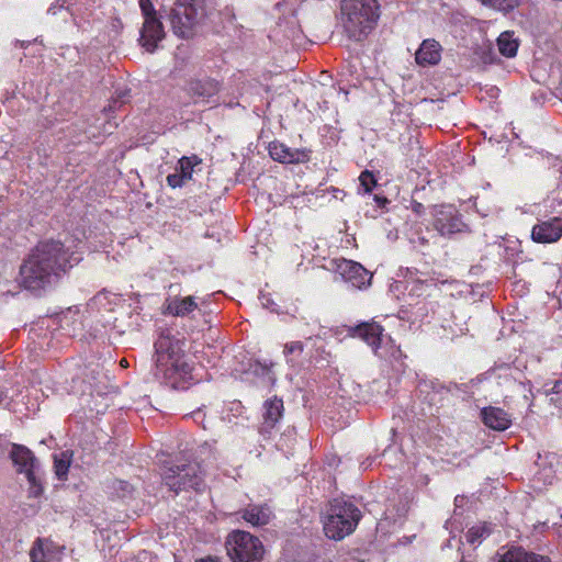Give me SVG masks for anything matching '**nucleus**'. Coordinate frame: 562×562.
<instances>
[{"instance_id":"43","label":"nucleus","mask_w":562,"mask_h":562,"mask_svg":"<svg viewBox=\"0 0 562 562\" xmlns=\"http://www.w3.org/2000/svg\"><path fill=\"white\" fill-rule=\"evenodd\" d=\"M167 311H168L170 314H173L171 304H168V305H167Z\"/></svg>"},{"instance_id":"4","label":"nucleus","mask_w":562,"mask_h":562,"mask_svg":"<svg viewBox=\"0 0 562 562\" xmlns=\"http://www.w3.org/2000/svg\"><path fill=\"white\" fill-rule=\"evenodd\" d=\"M155 379L176 389L175 337L171 328L161 329L155 342Z\"/></svg>"},{"instance_id":"44","label":"nucleus","mask_w":562,"mask_h":562,"mask_svg":"<svg viewBox=\"0 0 562 562\" xmlns=\"http://www.w3.org/2000/svg\"><path fill=\"white\" fill-rule=\"evenodd\" d=\"M121 366H122V367H127V361H126L125 359H122V360H121Z\"/></svg>"},{"instance_id":"30","label":"nucleus","mask_w":562,"mask_h":562,"mask_svg":"<svg viewBox=\"0 0 562 562\" xmlns=\"http://www.w3.org/2000/svg\"><path fill=\"white\" fill-rule=\"evenodd\" d=\"M491 532L487 526H474L470 528L465 535L467 541L469 543L480 542L484 537L488 536Z\"/></svg>"},{"instance_id":"19","label":"nucleus","mask_w":562,"mask_h":562,"mask_svg":"<svg viewBox=\"0 0 562 562\" xmlns=\"http://www.w3.org/2000/svg\"><path fill=\"white\" fill-rule=\"evenodd\" d=\"M106 494L111 499H117L128 504L135 499L137 491L134 485L127 481L113 479L106 483Z\"/></svg>"},{"instance_id":"7","label":"nucleus","mask_w":562,"mask_h":562,"mask_svg":"<svg viewBox=\"0 0 562 562\" xmlns=\"http://www.w3.org/2000/svg\"><path fill=\"white\" fill-rule=\"evenodd\" d=\"M178 37L192 38L205 16L204 0H178Z\"/></svg>"},{"instance_id":"15","label":"nucleus","mask_w":562,"mask_h":562,"mask_svg":"<svg viewBox=\"0 0 562 562\" xmlns=\"http://www.w3.org/2000/svg\"><path fill=\"white\" fill-rule=\"evenodd\" d=\"M283 414V401L277 396L263 403L262 424L260 434L267 435L276 427Z\"/></svg>"},{"instance_id":"13","label":"nucleus","mask_w":562,"mask_h":562,"mask_svg":"<svg viewBox=\"0 0 562 562\" xmlns=\"http://www.w3.org/2000/svg\"><path fill=\"white\" fill-rule=\"evenodd\" d=\"M339 268L341 276L352 288L362 289L370 284L372 276L360 263L346 260Z\"/></svg>"},{"instance_id":"31","label":"nucleus","mask_w":562,"mask_h":562,"mask_svg":"<svg viewBox=\"0 0 562 562\" xmlns=\"http://www.w3.org/2000/svg\"><path fill=\"white\" fill-rule=\"evenodd\" d=\"M359 181H360V187L363 189L364 193L371 192L372 189L376 184V180H375L373 173L370 172L369 170H364L361 172V175L359 177Z\"/></svg>"},{"instance_id":"37","label":"nucleus","mask_w":562,"mask_h":562,"mask_svg":"<svg viewBox=\"0 0 562 562\" xmlns=\"http://www.w3.org/2000/svg\"><path fill=\"white\" fill-rule=\"evenodd\" d=\"M412 211L416 213L417 215H423L425 213V207L420 202H417L415 200L411 203Z\"/></svg>"},{"instance_id":"3","label":"nucleus","mask_w":562,"mask_h":562,"mask_svg":"<svg viewBox=\"0 0 562 562\" xmlns=\"http://www.w3.org/2000/svg\"><path fill=\"white\" fill-rule=\"evenodd\" d=\"M361 518L360 509L348 502L334 499L324 520L325 535L333 540H341L353 532Z\"/></svg>"},{"instance_id":"46","label":"nucleus","mask_w":562,"mask_h":562,"mask_svg":"<svg viewBox=\"0 0 562 562\" xmlns=\"http://www.w3.org/2000/svg\"><path fill=\"white\" fill-rule=\"evenodd\" d=\"M48 12H52L53 14H55V13H56L55 11H53V8H49V9H48Z\"/></svg>"},{"instance_id":"40","label":"nucleus","mask_w":562,"mask_h":562,"mask_svg":"<svg viewBox=\"0 0 562 562\" xmlns=\"http://www.w3.org/2000/svg\"><path fill=\"white\" fill-rule=\"evenodd\" d=\"M374 200L376 201L379 206H384L389 202L386 198H381L378 195H375Z\"/></svg>"},{"instance_id":"5","label":"nucleus","mask_w":562,"mask_h":562,"mask_svg":"<svg viewBox=\"0 0 562 562\" xmlns=\"http://www.w3.org/2000/svg\"><path fill=\"white\" fill-rule=\"evenodd\" d=\"M225 547L231 562H261L265 555L260 539L244 530L228 533Z\"/></svg>"},{"instance_id":"22","label":"nucleus","mask_w":562,"mask_h":562,"mask_svg":"<svg viewBox=\"0 0 562 562\" xmlns=\"http://www.w3.org/2000/svg\"><path fill=\"white\" fill-rule=\"evenodd\" d=\"M194 102L204 100L217 92V82L214 80H192L183 89Z\"/></svg>"},{"instance_id":"11","label":"nucleus","mask_w":562,"mask_h":562,"mask_svg":"<svg viewBox=\"0 0 562 562\" xmlns=\"http://www.w3.org/2000/svg\"><path fill=\"white\" fill-rule=\"evenodd\" d=\"M562 237V218L554 216L538 222L531 231V238L538 244H552Z\"/></svg>"},{"instance_id":"20","label":"nucleus","mask_w":562,"mask_h":562,"mask_svg":"<svg viewBox=\"0 0 562 562\" xmlns=\"http://www.w3.org/2000/svg\"><path fill=\"white\" fill-rule=\"evenodd\" d=\"M241 517L251 526L260 527L270 522L273 513L268 505H249L243 509Z\"/></svg>"},{"instance_id":"17","label":"nucleus","mask_w":562,"mask_h":562,"mask_svg":"<svg viewBox=\"0 0 562 562\" xmlns=\"http://www.w3.org/2000/svg\"><path fill=\"white\" fill-rule=\"evenodd\" d=\"M203 160L198 155L183 156L178 159V188L194 180V175L202 172Z\"/></svg>"},{"instance_id":"14","label":"nucleus","mask_w":562,"mask_h":562,"mask_svg":"<svg viewBox=\"0 0 562 562\" xmlns=\"http://www.w3.org/2000/svg\"><path fill=\"white\" fill-rule=\"evenodd\" d=\"M442 47L434 38L424 40L415 53L416 64L422 67L436 66L441 60Z\"/></svg>"},{"instance_id":"34","label":"nucleus","mask_w":562,"mask_h":562,"mask_svg":"<svg viewBox=\"0 0 562 562\" xmlns=\"http://www.w3.org/2000/svg\"><path fill=\"white\" fill-rule=\"evenodd\" d=\"M428 389H432L434 391H436L438 393V392L445 390L446 387L439 383L434 382V381H429V382L424 381L419 384L420 393L427 392Z\"/></svg>"},{"instance_id":"10","label":"nucleus","mask_w":562,"mask_h":562,"mask_svg":"<svg viewBox=\"0 0 562 562\" xmlns=\"http://www.w3.org/2000/svg\"><path fill=\"white\" fill-rule=\"evenodd\" d=\"M434 226L445 237L457 233L469 232L468 225L462 221L461 214L452 206H441L435 213Z\"/></svg>"},{"instance_id":"35","label":"nucleus","mask_w":562,"mask_h":562,"mask_svg":"<svg viewBox=\"0 0 562 562\" xmlns=\"http://www.w3.org/2000/svg\"><path fill=\"white\" fill-rule=\"evenodd\" d=\"M431 285H435L432 282H427V281H414L413 283V286L411 289V294H416V295H420L422 293V290L424 288H429Z\"/></svg>"},{"instance_id":"38","label":"nucleus","mask_w":562,"mask_h":562,"mask_svg":"<svg viewBox=\"0 0 562 562\" xmlns=\"http://www.w3.org/2000/svg\"><path fill=\"white\" fill-rule=\"evenodd\" d=\"M561 390H562V381H555L551 389V393L558 394L561 392Z\"/></svg>"},{"instance_id":"12","label":"nucleus","mask_w":562,"mask_h":562,"mask_svg":"<svg viewBox=\"0 0 562 562\" xmlns=\"http://www.w3.org/2000/svg\"><path fill=\"white\" fill-rule=\"evenodd\" d=\"M269 155L273 160L281 164H301L310 160L308 149L290 148L279 142L270 143Z\"/></svg>"},{"instance_id":"2","label":"nucleus","mask_w":562,"mask_h":562,"mask_svg":"<svg viewBox=\"0 0 562 562\" xmlns=\"http://www.w3.org/2000/svg\"><path fill=\"white\" fill-rule=\"evenodd\" d=\"M342 24L349 38L362 41L379 19L376 0H341Z\"/></svg>"},{"instance_id":"21","label":"nucleus","mask_w":562,"mask_h":562,"mask_svg":"<svg viewBox=\"0 0 562 562\" xmlns=\"http://www.w3.org/2000/svg\"><path fill=\"white\" fill-rule=\"evenodd\" d=\"M205 301L194 295H187L178 299V317L196 319L203 316L202 307Z\"/></svg>"},{"instance_id":"8","label":"nucleus","mask_w":562,"mask_h":562,"mask_svg":"<svg viewBox=\"0 0 562 562\" xmlns=\"http://www.w3.org/2000/svg\"><path fill=\"white\" fill-rule=\"evenodd\" d=\"M139 8L144 16L139 43L147 52H154L165 36L164 27L150 0H139Z\"/></svg>"},{"instance_id":"1","label":"nucleus","mask_w":562,"mask_h":562,"mask_svg":"<svg viewBox=\"0 0 562 562\" xmlns=\"http://www.w3.org/2000/svg\"><path fill=\"white\" fill-rule=\"evenodd\" d=\"M80 260L58 240L41 241L21 265L20 283L30 291L45 290Z\"/></svg>"},{"instance_id":"16","label":"nucleus","mask_w":562,"mask_h":562,"mask_svg":"<svg viewBox=\"0 0 562 562\" xmlns=\"http://www.w3.org/2000/svg\"><path fill=\"white\" fill-rule=\"evenodd\" d=\"M383 328L375 322L361 323L355 327H350L349 334L357 336L372 347L374 353H378L380 347Z\"/></svg>"},{"instance_id":"41","label":"nucleus","mask_w":562,"mask_h":562,"mask_svg":"<svg viewBox=\"0 0 562 562\" xmlns=\"http://www.w3.org/2000/svg\"><path fill=\"white\" fill-rule=\"evenodd\" d=\"M196 562H220V560L217 558L206 557L198 560Z\"/></svg>"},{"instance_id":"39","label":"nucleus","mask_w":562,"mask_h":562,"mask_svg":"<svg viewBox=\"0 0 562 562\" xmlns=\"http://www.w3.org/2000/svg\"><path fill=\"white\" fill-rule=\"evenodd\" d=\"M167 183L170 187L176 188V173H171V175L167 176Z\"/></svg>"},{"instance_id":"26","label":"nucleus","mask_w":562,"mask_h":562,"mask_svg":"<svg viewBox=\"0 0 562 562\" xmlns=\"http://www.w3.org/2000/svg\"><path fill=\"white\" fill-rule=\"evenodd\" d=\"M499 53L508 58L516 56L518 50V40L514 37L512 32H503L497 38Z\"/></svg>"},{"instance_id":"25","label":"nucleus","mask_w":562,"mask_h":562,"mask_svg":"<svg viewBox=\"0 0 562 562\" xmlns=\"http://www.w3.org/2000/svg\"><path fill=\"white\" fill-rule=\"evenodd\" d=\"M183 341H180L178 339V385L180 384V381L187 383L189 381L198 382L199 379L193 373L195 370L194 361L192 359L188 360H181L180 357V350L181 346L183 345Z\"/></svg>"},{"instance_id":"9","label":"nucleus","mask_w":562,"mask_h":562,"mask_svg":"<svg viewBox=\"0 0 562 562\" xmlns=\"http://www.w3.org/2000/svg\"><path fill=\"white\" fill-rule=\"evenodd\" d=\"M10 458L18 468V472L25 473L31 485V494L35 497L40 496L43 492V486L41 480L36 475L38 463L33 452L25 446L13 443Z\"/></svg>"},{"instance_id":"42","label":"nucleus","mask_w":562,"mask_h":562,"mask_svg":"<svg viewBox=\"0 0 562 562\" xmlns=\"http://www.w3.org/2000/svg\"><path fill=\"white\" fill-rule=\"evenodd\" d=\"M31 43V41H27V42H20V41H16V44H20L21 47H25L26 45H29Z\"/></svg>"},{"instance_id":"27","label":"nucleus","mask_w":562,"mask_h":562,"mask_svg":"<svg viewBox=\"0 0 562 562\" xmlns=\"http://www.w3.org/2000/svg\"><path fill=\"white\" fill-rule=\"evenodd\" d=\"M72 452L69 450L63 451L60 454L54 456V469L58 480L64 481L67 479L69 467L71 463Z\"/></svg>"},{"instance_id":"32","label":"nucleus","mask_w":562,"mask_h":562,"mask_svg":"<svg viewBox=\"0 0 562 562\" xmlns=\"http://www.w3.org/2000/svg\"><path fill=\"white\" fill-rule=\"evenodd\" d=\"M304 350V345L301 341H291L284 346L283 353L285 357H297L300 356ZM295 358H290V362H294Z\"/></svg>"},{"instance_id":"18","label":"nucleus","mask_w":562,"mask_h":562,"mask_svg":"<svg viewBox=\"0 0 562 562\" xmlns=\"http://www.w3.org/2000/svg\"><path fill=\"white\" fill-rule=\"evenodd\" d=\"M481 416L485 426L497 431L506 430L512 425L509 415L499 407H484Z\"/></svg>"},{"instance_id":"36","label":"nucleus","mask_w":562,"mask_h":562,"mask_svg":"<svg viewBox=\"0 0 562 562\" xmlns=\"http://www.w3.org/2000/svg\"><path fill=\"white\" fill-rule=\"evenodd\" d=\"M204 417H205V415H204V413L200 408H198L196 411H194L192 413H186L183 415L184 419L186 418H192L198 424H202L203 420H204Z\"/></svg>"},{"instance_id":"23","label":"nucleus","mask_w":562,"mask_h":562,"mask_svg":"<svg viewBox=\"0 0 562 562\" xmlns=\"http://www.w3.org/2000/svg\"><path fill=\"white\" fill-rule=\"evenodd\" d=\"M157 463L160 470V476L162 482L169 487L170 491H175L176 487V471H175V458L170 453L159 452L156 456Z\"/></svg>"},{"instance_id":"6","label":"nucleus","mask_w":562,"mask_h":562,"mask_svg":"<svg viewBox=\"0 0 562 562\" xmlns=\"http://www.w3.org/2000/svg\"><path fill=\"white\" fill-rule=\"evenodd\" d=\"M205 487V472L201 462L188 452L178 456V492L201 493Z\"/></svg>"},{"instance_id":"45","label":"nucleus","mask_w":562,"mask_h":562,"mask_svg":"<svg viewBox=\"0 0 562 562\" xmlns=\"http://www.w3.org/2000/svg\"><path fill=\"white\" fill-rule=\"evenodd\" d=\"M483 3H490L491 4V0H481Z\"/></svg>"},{"instance_id":"29","label":"nucleus","mask_w":562,"mask_h":562,"mask_svg":"<svg viewBox=\"0 0 562 562\" xmlns=\"http://www.w3.org/2000/svg\"><path fill=\"white\" fill-rule=\"evenodd\" d=\"M31 562H48L46 552L44 550V539L37 538L30 551Z\"/></svg>"},{"instance_id":"24","label":"nucleus","mask_w":562,"mask_h":562,"mask_svg":"<svg viewBox=\"0 0 562 562\" xmlns=\"http://www.w3.org/2000/svg\"><path fill=\"white\" fill-rule=\"evenodd\" d=\"M498 562H551L548 557L527 552L521 548L508 550Z\"/></svg>"},{"instance_id":"28","label":"nucleus","mask_w":562,"mask_h":562,"mask_svg":"<svg viewBox=\"0 0 562 562\" xmlns=\"http://www.w3.org/2000/svg\"><path fill=\"white\" fill-rule=\"evenodd\" d=\"M131 99V90L127 88L116 89L115 94L111 98L109 111H115Z\"/></svg>"},{"instance_id":"33","label":"nucleus","mask_w":562,"mask_h":562,"mask_svg":"<svg viewBox=\"0 0 562 562\" xmlns=\"http://www.w3.org/2000/svg\"><path fill=\"white\" fill-rule=\"evenodd\" d=\"M519 0H491V5L497 8L501 11H510L516 8Z\"/></svg>"}]
</instances>
